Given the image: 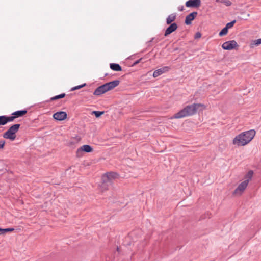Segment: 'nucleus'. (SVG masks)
Returning a JSON list of instances; mask_svg holds the SVG:
<instances>
[{"mask_svg": "<svg viewBox=\"0 0 261 261\" xmlns=\"http://www.w3.org/2000/svg\"><path fill=\"white\" fill-rule=\"evenodd\" d=\"M118 177V174L115 172H109L103 174L102 176V183L100 186L101 191L107 190L108 186Z\"/></svg>", "mask_w": 261, "mask_h": 261, "instance_id": "nucleus-4", "label": "nucleus"}, {"mask_svg": "<svg viewBox=\"0 0 261 261\" xmlns=\"http://www.w3.org/2000/svg\"><path fill=\"white\" fill-rule=\"evenodd\" d=\"M14 230V228H8L3 229L0 228V235L4 234L7 232L13 231Z\"/></svg>", "mask_w": 261, "mask_h": 261, "instance_id": "nucleus-19", "label": "nucleus"}, {"mask_svg": "<svg viewBox=\"0 0 261 261\" xmlns=\"http://www.w3.org/2000/svg\"><path fill=\"white\" fill-rule=\"evenodd\" d=\"M110 68L116 71H120L122 70L121 67L119 65V64L117 63H111L110 64Z\"/></svg>", "mask_w": 261, "mask_h": 261, "instance_id": "nucleus-15", "label": "nucleus"}, {"mask_svg": "<svg viewBox=\"0 0 261 261\" xmlns=\"http://www.w3.org/2000/svg\"><path fill=\"white\" fill-rule=\"evenodd\" d=\"M93 114H94L96 117L98 118L100 117L102 114L104 113L103 111H94L92 112Z\"/></svg>", "mask_w": 261, "mask_h": 261, "instance_id": "nucleus-25", "label": "nucleus"}, {"mask_svg": "<svg viewBox=\"0 0 261 261\" xmlns=\"http://www.w3.org/2000/svg\"><path fill=\"white\" fill-rule=\"evenodd\" d=\"M59 99V95H57V96H55L54 97H51L50 98V101L55 100H57V99Z\"/></svg>", "mask_w": 261, "mask_h": 261, "instance_id": "nucleus-30", "label": "nucleus"}, {"mask_svg": "<svg viewBox=\"0 0 261 261\" xmlns=\"http://www.w3.org/2000/svg\"><path fill=\"white\" fill-rule=\"evenodd\" d=\"M6 124V116H0V125H4Z\"/></svg>", "mask_w": 261, "mask_h": 261, "instance_id": "nucleus-22", "label": "nucleus"}, {"mask_svg": "<svg viewBox=\"0 0 261 261\" xmlns=\"http://www.w3.org/2000/svg\"><path fill=\"white\" fill-rule=\"evenodd\" d=\"M82 154L83 153H77V150L76 151V155L78 157H80V156H82Z\"/></svg>", "mask_w": 261, "mask_h": 261, "instance_id": "nucleus-33", "label": "nucleus"}, {"mask_svg": "<svg viewBox=\"0 0 261 261\" xmlns=\"http://www.w3.org/2000/svg\"><path fill=\"white\" fill-rule=\"evenodd\" d=\"M20 127V124H15L11 126L8 129L14 134H16V133L18 131Z\"/></svg>", "mask_w": 261, "mask_h": 261, "instance_id": "nucleus-17", "label": "nucleus"}, {"mask_svg": "<svg viewBox=\"0 0 261 261\" xmlns=\"http://www.w3.org/2000/svg\"><path fill=\"white\" fill-rule=\"evenodd\" d=\"M200 0H189L186 2V6L187 7L197 8L200 5Z\"/></svg>", "mask_w": 261, "mask_h": 261, "instance_id": "nucleus-10", "label": "nucleus"}, {"mask_svg": "<svg viewBox=\"0 0 261 261\" xmlns=\"http://www.w3.org/2000/svg\"><path fill=\"white\" fill-rule=\"evenodd\" d=\"M120 81L119 80H115L103 84L95 90L93 94L96 96L101 95L107 91L112 90L117 87Z\"/></svg>", "mask_w": 261, "mask_h": 261, "instance_id": "nucleus-3", "label": "nucleus"}, {"mask_svg": "<svg viewBox=\"0 0 261 261\" xmlns=\"http://www.w3.org/2000/svg\"><path fill=\"white\" fill-rule=\"evenodd\" d=\"M228 29L225 27L219 32V35L220 36H223L226 35L228 33Z\"/></svg>", "mask_w": 261, "mask_h": 261, "instance_id": "nucleus-21", "label": "nucleus"}, {"mask_svg": "<svg viewBox=\"0 0 261 261\" xmlns=\"http://www.w3.org/2000/svg\"><path fill=\"white\" fill-rule=\"evenodd\" d=\"M3 138L13 141L16 137V135L8 129L3 134Z\"/></svg>", "mask_w": 261, "mask_h": 261, "instance_id": "nucleus-12", "label": "nucleus"}, {"mask_svg": "<svg viewBox=\"0 0 261 261\" xmlns=\"http://www.w3.org/2000/svg\"><path fill=\"white\" fill-rule=\"evenodd\" d=\"M178 10H179V11H182V10H184V7H183V6H181V7H179V8H178Z\"/></svg>", "mask_w": 261, "mask_h": 261, "instance_id": "nucleus-34", "label": "nucleus"}, {"mask_svg": "<svg viewBox=\"0 0 261 261\" xmlns=\"http://www.w3.org/2000/svg\"><path fill=\"white\" fill-rule=\"evenodd\" d=\"M236 22V20H234L232 21L231 22L227 23V24L226 25L225 27L228 29H230V28H232L234 25V24H235Z\"/></svg>", "mask_w": 261, "mask_h": 261, "instance_id": "nucleus-26", "label": "nucleus"}, {"mask_svg": "<svg viewBox=\"0 0 261 261\" xmlns=\"http://www.w3.org/2000/svg\"><path fill=\"white\" fill-rule=\"evenodd\" d=\"M216 2L217 3H221L224 4L225 5L227 6H229L231 5V2L230 1H225V0H216Z\"/></svg>", "mask_w": 261, "mask_h": 261, "instance_id": "nucleus-20", "label": "nucleus"}, {"mask_svg": "<svg viewBox=\"0 0 261 261\" xmlns=\"http://www.w3.org/2000/svg\"><path fill=\"white\" fill-rule=\"evenodd\" d=\"M86 85V83H84L82 85H79V86H75L74 87H72L71 89V91H74V90H78V89H80L84 87H85V86Z\"/></svg>", "mask_w": 261, "mask_h": 261, "instance_id": "nucleus-24", "label": "nucleus"}, {"mask_svg": "<svg viewBox=\"0 0 261 261\" xmlns=\"http://www.w3.org/2000/svg\"><path fill=\"white\" fill-rule=\"evenodd\" d=\"M53 118L57 120L62 121L67 118V113L64 111L57 112L53 115Z\"/></svg>", "mask_w": 261, "mask_h": 261, "instance_id": "nucleus-7", "label": "nucleus"}, {"mask_svg": "<svg viewBox=\"0 0 261 261\" xmlns=\"http://www.w3.org/2000/svg\"><path fill=\"white\" fill-rule=\"evenodd\" d=\"M15 118L16 117L14 115L11 116H6V123H7L8 122H12L14 120Z\"/></svg>", "mask_w": 261, "mask_h": 261, "instance_id": "nucleus-23", "label": "nucleus"}, {"mask_svg": "<svg viewBox=\"0 0 261 261\" xmlns=\"http://www.w3.org/2000/svg\"><path fill=\"white\" fill-rule=\"evenodd\" d=\"M248 185L247 181L241 182L233 192L232 194L235 196H241L244 192Z\"/></svg>", "mask_w": 261, "mask_h": 261, "instance_id": "nucleus-5", "label": "nucleus"}, {"mask_svg": "<svg viewBox=\"0 0 261 261\" xmlns=\"http://www.w3.org/2000/svg\"><path fill=\"white\" fill-rule=\"evenodd\" d=\"M170 24V25L166 29V30L165 31L164 36L165 37L168 36L172 32L176 31L178 28L177 24L175 22Z\"/></svg>", "mask_w": 261, "mask_h": 261, "instance_id": "nucleus-8", "label": "nucleus"}, {"mask_svg": "<svg viewBox=\"0 0 261 261\" xmlns=\"http://www.w3.org/2000/svg\"><path fill=\"white\" fill-rule=\"evenodd\" d=\"M27 113V110H20L14 112L12 115L16 117V118L22 116Z\"/></svg>", "mask_w": 261, "mask_h": 261, "instance_id": "nucleus-18", "label": "nucleus"}, {"mask_svg": "<svg viewBox=\"0 0 261 261\" xmlns=\"http://www.w3.org/2000/svg\"><path fill=\"white\" fill-rule=\"evenodd\" d=\"M201 37V34L200 32H198L196 33L195 35V39H198Z\"/></svg>", "mask_w": 261, "mask_h": 261, "instance_id": "nucleus-29", "label": "nucleus"}, {"mask_svg": "<svg viewBox=\"0 0 261 261\" xmlns=\"http://www.w3.org/2000/svg\"><path fill=\"white\" fill-rule=\"evenodd\" d=\"M261 44V39H258L254 41V44L258 45Z\"/></svg>", "mask_w": 261, "mask_h": 261, "instance_id": "nucleus-27", "label": "nucleus"}, {"mask_svg": "<svg viewBox=\"0 0 261 261\" xmlns=\"http://www.w3.org/2000/svg\"><path fill=\"white\" fill-rule=\"evenodd\" d=\"M205 109H206V106L203 104L193 103L192 105L186 106L182 110L176 113L172 118L175 119H180L192 116L195 115L198 111H202Z\"/></svg>", "mask_w": 261, "mask_h": 261, "instance_id": "nucleus-1", "label": "nucleus"}, {"mask_svg": "<svg viewBox=\"0 0 261 261\" xmlns=\"http://www.w3.org/2000/svg\"><path fill=\"white\" fill-rule=\"evenodd\" d=\"M59 95V99L60 98H62L63 97H64L65 96V93H62V94H61L60 95Z\"/></svg>", "mask_w": 261, "mask_h": 261, "instance_id": "nucleus-31", "label": "nucleus"}, {"mask_svg": "<svg viewBox=\"0 0 261 261\" xmlns=\"http://www.w3.org/2000/svg\"><path fill=\"white\" fill-rule=\"evenodd\" d=\"M197 15V12H193L188 15L186 17L185 21V23L187 25H189L191 24V22L192 20H193L195 17Z\"/></svg>", "mask_w": 261, "mask_h": 261, "instance_id": "nucleus-11", "label": "nucleus"}, {"mask_svg": "<svg viewBox=\"0 0 261 261\" xmlns=\"http://www.w3.org/2000/svg\"><path fill=\"white\" fill-rule=\"evenodd\" d=\"M93 150V148L89 145H84L77 149V153H83V151L86 152H90Z\"/></svg>", "mask_w": 261, "mask_h": 261, "instance_id": "nucleus-13", "label": "nucleus"}, {"mask_svg": "<svg viewBox=\"0 0 261 261\" xmlns=\"http://www.w3.org/2000/svg\"><path fill=\"white\" fill-rule=\"evenodd\" d=\"M141 60V59H140L137 60L136 61H135L133 65H137V64H138L140 62Z\"/></svg>", "mask_w": 261, "mask_h": 261, "instance_id": "nucleus-32", "label": "nucleus"}, {"mask_svg": "<svg viewBox=\"0 0 261 261\" xmlns=\"http://www.w3.org/2000/svg\"><path fill=\"white\" fill-rule=\"evenodd\" d=\"M5 144V141L0 140V149H2L4 148Z\"/></svg>", "mask_w": 261, "mask_h": 261, "instance_id": "nucleus-28", "label": "nucleus"}, {"mask_svg": "<svg viewBox=\"0 0 261 261\" xmlns=\"http://www.w3.org/2000/svg\"><path fill=\"white\" fill-rule=\"evenodd\" d=\"M176 18V15L175 13H172L169 15L166 18V23L167 24H172Z\"/></svg>", "mask_w": 261, "mask_h": 261, "instance_id": "nucleus-14", "label": "nucleus"}, {"mask_svg": "<svg viewBox=\"0 0 261 261\" xmlns=\"http://www.w3.org/2000/svg\"><path fill=\"white\" fill-rule=\"evenodd\" d=\"M238 46H239L235 40L226 41L222 45V47L225 50H231Z\"/></svg>", "mask_w": 261, "mask_h": 261, "instance_id": "nucleus-6", "label": "nucleus"}, {"mask_svg": "<svg viewBox=\"0 0 261 261\" xmlns=\"http://www.w3.org/2000/svg\"><path fill=\"white\" fill-rule=\"evenodd\" d=\"M170 68L169 67L164 66L159 69L155 70L153 73V77H157L158 76L163 74L164 73L168 72L170 70Z\"/></svg>", "mask_w": 261, "mask_h": 261, "instance_id": "nucleus-9", "label": "nucleus"}, {"mask_svg": "<svg viewBox=\"0 0 261 261\" xmlns=\"http://www.w3.org/2000/svg\"><path fill=\"white\" fill-rule=\"evenodd\" d=\"M253 175V171L252 170L249 171L244 177L245 180L244 181H247L248 184L249 181L252 179Z\"/></svg>", "mask_w": 261, "mask_h": 261, "instance_id": "nucleus-16", "label": "nucleus"}, {"mask_svg": "<svg viewBox=\"0 0 261 261\" xmlns=\"http://www.w3.org/2000/svg\"><path fill=\"white\" fill-rule=\"evenodd\" d=\"M256 132L254 129L242 132L237 135L232 140L233 145L238 146H245L248 144L254 137Z\"/></svg>", "mask_w": 261, "mask_h": 261, "instance_id": "nucleus-2", "label": "nucleus"}]
</instances>
